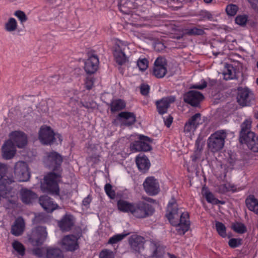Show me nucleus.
Returning <instances> with one entry per match:
<instances>
[{
  "mask_svg": "<svg viewBox=\"0 0 258 258\" xmlns=\"http://www.w3.org/2000/svg\"><path fill=\"white\" fill-rule=\"evenodd\" d=\"M58 80H59V77L57 75H54V76L51 77L49 79V81L50 84H51L52 85H54L57 82Z\"/></svg>",
  "mask_w": 258,
  "mask_h": 258,
  "instance_id": "54",
  "label": "nucleus"
},
{
  "mask_svg": "<svg viewBox=\"0 0 258 258\" xmlns=\"http://www.w3.org/2000/svg\"><path fill=\"white\" fill-rule=\"evenodd\" d=\"M24 221L22 218H18L12 226L11 233L15 236H19L22 234L24 229Z\"/></svg>",
  "mask_w": 258,
  "mask_h": 258,
  "instance_id": "29",
  "label": "nucleus"
},
{
  "mask_svg": "<svg viewBox=\"0 0 258 258\" xmlns=\"http://www.w3.org/2000/svg\"><path fill=\"white\" fill-rule=\"evenodd\" d=\"M253 99V94L252 91L247 87L238 88L237 101L242 106H249Z\"/></svg>",
  "mask_w": 258,
  "mask_h": 258,
  "instance_id": "10",
  "label": "nucleus"
},
{
  "mask_svg": "<svg viewBox=\"0 0 258 258\" xmlns=\"http://www.w3.org/2000/svg\"><path fill=\"white\" fill-rule=\"evenodd\" d=\"M16 152V147L11 140L7 141L2 146L3 157L5 159L12 158Z\"/></svg>",
  "mask_w": 258,
  "mask_h": 258,
  "instance_id": "22",
  "label": "nucleus"
},
{
  "mask_svg": "<svg viewBox=\"0 0 258 258\" xmlns=\"http://www.w3.org/2000/svg\"><path fill=\"white\" fill-rule=\"evenodd\" d=\"M140 140L135 141L130 145L131 149L132 151H148L152 149V147L149 143L152 140L146 136H140Z\"/></svg>",
  "mask_w": 258,
  "mask_h": 258,
  "instance_id": "11",
  "label": "nucleus"
},
{
  "mask_svg": "<svg viewBox=\"0 0 258 258\" xmlns=\"http://www.w3.org/2000/svg\"><path fill=\"white\" fill-rule=\"evenodd\" d=\"M83 106L87 108H89L90 107V105L88 103H86L85 104H83Z\"/></svg>",
  "mask_w": 258,
  "mask_h": 258,
  "instance_id": "62",
  "label": "nucleus"
},
{
  "mask_svg": "<svg viewBox=\"0 0 258 258\" xmlns=\"http://www.w3.org/2000/svg\"><path fill=\"white\" fill-rule=\"evenodd\" d=\"M228 244L232 248H235L242 244V239L240 238H231L229 240Z\"/></svg>",
  "mask_w": 258,
  "mask_h": 258,
  "instance_id": "47",
  "label": "nucleus"
},
{
  "mask_svg": "<svg viewBox=\"0 0 258 258\" xmlns=\"http://www.w3.org/2000/svg\"><path fill=\"white\" fill-rule=\"evenodd\" d=\"M47 258H64L63 254L59 248H50L47 249Z\"/></svg>",
  "mask_w": 258,
  "mask_h": 258,
  "instance_id": "34",
  "label": "nucleus"
},
{
  "mask_svg": "<svg viewBox=\"0 0 258 258\" xmlns=\"http://www.w3.org/2000/svg\"><path fill=\"white\" fill-rule=\"evenodd\" d=\"M165 48V46L163 43L161 42H158L155 44V49L159 51L160 49H163Z\"/></svg>",
  "mask_w": 258,
  "mask_h": 258,
  "instance_id": "57",
  "label": "nucleus"
},
{
  "mask_svg": "<svg viewBox=\"0 0 258 258\" xmlns=\"http://www.w3.org/2000/svg\"><path fill=\"white\" fill-rule=\"evenodd\" d=\"M232 228L235 232L240 234L245 233L247 230L246 227L244 224L239 222H236L233 224Z\"/></svg>",
  "mask_w": 258,
  "mask_h": 258,
  "instance_id": "38",
  "label": "nucleus"
},
{
  "mask_svg": "<svg viewBox=\"0 0 258 258\" xmlns=\"http://www.w3.org/2000/svg\"><path fill=\"white\" fill-rule=\"evenodd\" d=\"M93 85V81L92 78H87L85 81V86L88 90H90Z\"/></svg>",
  "mask_w": 258,
  "mask_h": 258,
  "instance_id": "50",
  "label": "nucleus"
},
{
  "mask_svg": "<svg viewBox=\"0 0 258 258\" xmlns=\"http://www.w3.org/2000/svg\"><path fill=\"white\" fill-rule=\"evenodd\" d=\"M136 162L139 170L143 173L147 172L151 165L147 157L144 154H140L136 158Z\"/></svg>",
  "mask_w": 258,
  "mask_h": 258,
  "instance_id": "24",
  "label": "nucleus"
},
{
  "mask_svg": "<svg viewBox=\"0 0 258 258\" xmlns=\"http://www.w3.org/2000/svg\"><path fill=\"white\" fill-rule=\"evenodd\" d=\"M215 227L218 233L222 237H225L227 235L225 226L220 222H216Z\"/></svg>",
  "mask_w": 258,
  "mask_h": 258,
  "instance_id": "40",
  "label": "nucleus"
},
{
  "mask_svg": "<svg viewBox=\"0 0 258 258\" xmlns=\"http://www.w3.org/2000/svg\"><path fill=\"white\" fill-rule=\"evenodd\" d=\"M140 92L143 95H147L149 92L150 86L147 84H143L141 85Z\"/></svg>",
  "mask_w": 258,
  "mask_h": 258,
  "instance_id": "49",
  "label": "nucleus"
},
{
  "mask_svg": "<svg viewBox=\"0 0 258 258\" xmlns=\"http://www.w3.org/2000/svg\"><path fill=\"white\" fill-rule=\"evenodd\" d=\"M235 23L239 25H244L247 21V16L246 15H239L235 18Z\"/></svg>",
  "mask_w": 258,
  "mask_h": 258,
  "instance_id": "46",
  "label": "nucleus"
},
{
  "mask_svg": "<svg viewBox=\"0 0 258 258\" xmlns=\"http://www.w3.org/2000/svg\"><path fill=\"white\" fill-rule=\"evenodd\" d=\"M122 125L129 126L134 124L136 121V116L134 113L131 112H121L118 114Z\"/></svg>",
  "mask_w": 258,
  "mask_h": 258,
  "instance_id": "25",
  "label": "nucleus"
},
{
  "mask_svg": "<svg viewBox=\"0 0 258 258\" xmlns=\"http://www.w3.org/2000/svg\"><path fill=\"white\" fill-rule=\"evenodd\" d=\"M14 144L15 147L19 148L24 147L27 144V138L23 132L15 131L10 135V140Z\"/></svg>",
  "mask_w": 258,
  "mask_h": 258,
  "instance_id": "19",
  "label": "nucleus"
},
{
  "mask_svg": "<svg viewBox=\"0 0 258 258\" xmlns=\"http://www.w3.org/2000/svg\"><path fill=\"white\" fill-rule=\"evenodd\" d=\"M131 249L134 252L140 253L144 249V238L139 235H132L128 240Z\"/></svg>",
  "mask_w": 258,
  "mask_h": 258,
  "instance_id": "18",
  "label": "nucleus"
},
{
  "mask_svg": "<svg viewBox=\"0 0 258 258\" xmlns=\"http://www.w3.org/2000/svg\"><path fill=\"white\" fill-rule=\"evenodd\" d=\"M81 234H69L64 236L61 240L60 245L66 251L73 252L79 247L78 240Z\"/></svg>",
  "mask_w": 258,
  "mask_h": 258,
  "instance_id": "6",
  "label": "nucleus"
},
{
  "mask_svg": "<svg viewBox=\"0 0 258 258\" xmlns=\"http://www.w3.org/2000/svg\"><path fill=\"white\" fill-rule=\"evenodd\" d=\"M14 174L18 181L21 182L28 181L30 175L27 164L24 161L17 162L14 167Z\"/></svg>",
  "mask_w": 258,
  "mask_h": 258,
  "instance_id": "9",
  "label": "nucleus"
},
{
  "mask_svg": "<svg viewBox=\"0 0 258 258\" xmlns=\"http://www.w3.org/2000/svg\"><path fill=\"white\" fill-rule=\"evenodd\" d=\"M222 75L224 77V79L225 80L237 79L236 77L235 70L231 64L225 63Z\"/></svg>",
  "mask_w": 258,
  "mask_h": 258,
  "instance_id": "28",
  "label": "nucleus"
},
{
  "mask_svg": "<svg viewBox=\"0 0 258 258\" xmlns=\"http://www.w3.org/2000/svg\"><path fill=\"white\" fill-rule=\"evenodd\" d=\"M104 190L106 195L111 199L115 198V191L112 189V185L110 183H107L105 185Z\"/></svg>",
  "mask_w": 258,
  "mask_h": 258,
  "instance_id": "43",
  "label": "nucleus"
},
{
  "mask_svg": "<svg viewBox=\"0 0 258 258\" xmlns=\"http://www.w3.org/2000/svg\"><path fill=\"white\" fill-rule=\"evenodd\" d=\"M129 234V233H121L114 235L112 237H110L109 239L108 243L110 244L116 243L118 241H121L127 235Z\"/></svg>",
  "mask_w": 258,
  "mask_h": 258,
  "instance_id": "41",
  "label": "nucleus"
},
{
  "mask_svg": "<svg viewBox=\"0 0 258 258\" xmlns=\"http://www.w3.org/2000/svg\"><path fill=\"white\" fill-rule=\"evenodd\" d=\"M75 224V218L71 214H66L58 221V225L63 232L69 231Z\"/></svg>",
  "mask_w": 258,
  "mask_h": 258,
  "instance_id": "20",
  "label": "nucleus"
},
{
  "mask_svg": "<svg viewBox=\"0 0 258 258\" xmlns=\"http://www.w3.org/2000/svg\"><path fill=\"white\" fill-rule=\"evenodd\" d=\"M110 107L112 112L118 111L125 108V103L121 99L114 100L110 103Z\"/></svg>",
  "mask_w": 258,
  "mask_h": 258,
  "instance_id": "33",
  "label": "nucleus"
},
{
  "mask_svg": "<svg viewBox=\"0 0 258 258\" xmlns=\"http://www.w3.org/2000/svg\"><path fill=\"white\" fill-rule=\"evenodd\" d=\"M238 10V7L233 4L228 5L226 8V12L228 15L233 16L236 15Z\"/></svg>",
  "mask_w": 258,
  "mask_h": 258,
  "instance_id": "42",
  "label": "nucleus"
},
{
  "mask_svg": "<svg viewBox=\"0 0 258 258\" xmlns=\"http://www.w3.org/2000/svg\"><path fill=\"white\" fill-rule=\"evenodd\" d=\"M203 15L204 18H206L209 20H211L212 18V14L208 11L204 12Z\"/></svg>",
  "mask_w": 258,
  "mask_h": 258,
  "instance_id": "61",
  "label": "nucleus"
},
{
  "mask_svg": "<svg viewBox=\"0 0 258 258\" xmlns=\"http://www.w3.org/2000/svg\"><path fill=\"white\" fill-rule=\"evenodd\" d=\"M207 86V83L204 81L202 85H193L191 88L197 89H203Z\"/></svg>",
  "mask_w": 258,
  "mask_h": 258,
  "instance_id": "56",
  "label": "nucleus"
},
{
  "mask_svg": "<svg viewBox=\"0 0 258 258\" xmlns=\"http://www.w3.org/2000/svg\"><path fill=\"white\" fill-rule=\"evenodd\" d=\"M137 66L141 71H145L148 67V60L145 58H139L137 61Z\"/></svg>",
  "mask_w": 258,
  "mask_h": 258,
  "instance_id": "45",
  "label": "nucleus"
},
{
  "mask_svg": "<svg viewBox=\"0 0 258 258\" xmlns=\"http://www.w3.org/2000/svg\"><path fill=\"white\" fill-rule=\"evenodd\" d=\"M153 251L152 257L154 258H162L164 254V250L161 247L157 246L156 244H152Z\"/></svg>",
  "mask_w": 258,
  "mask_h": 258,
  "instance_id": "37",
  "label": "nucleus"
},
{
  "mask_svg": "<svg viewBox=\"0 0 258 258\" xmlns=\"http://www.w3.org/2000/svg\"><path fill=\"white\" fill-rule=\"evenodd\" d=\"M227 136L225 130H219L211 135L207 142L209 150L213 153L220 151L224 146Z\"/></svg>",
  "mask_w": 258,
  "mask_h": 258,
  "instance_id": "4",
  "label": "nucleus"
},
{
  "mask_svg": "<svg viewBox=\"0 0 258 258\" xmlns=\"http://www.w3.org/2000/svg\"><path fill=\"white\" fill-rule=\"evenodd\" d=\"M203 120L201 118V114L197 113L189 118L185 123L184 127V132L190 135L194 133L199 125L202 124Z\"/></svg>",
  "mask_w": 258,
  "mask_h": 258,
  "instance_id": "13",
  "label": "nucleus"
},
{
  "mask_svg": "<svg viewBox=\"0 0 258 258\" xmlns=\"http://www.w3.org/2000/svg\"><path fill=\"white\" fill-rule=\"evenodd\" d=\"M170 258H177L175 255L171 254H168Z\"/></svg>",
  "mask_w": 258,
  "mask_h": 258,
  "instance_id": "64",
  "label": "nucleus"
},
{
  "mask_svg": "<svg viewBox=\"0 0 258 258\" xmlns=\"http://www.w3.org/2000/svg\"><path fill=\"white\" fill-rule=\"evenodd\" d=\"M99 258H114V254L112 251L105 249L100 253Z\"/></svg>",
  "mask_w": 258,
  "mask_h": 258,
  "instance_id": "48",
  "label": "nucleus"
},
{
  "mask_svg": "<svg viewBox=\"0 0 258 258\" xmlns=\"http://www.w3.org/2000/svg\"><path fill=\"white\" fill-rule=\"evenodd\" d=\"M119 9L121 12L125 14H128L130 12V11L129 10H126L124 5L119 6Z\"/></svg>",
  "mask_w": 258,
  "mask_h": 258,
  "instance_id": "59",
  "label": "nucleus"
},
{
  "mask_svg": "<svg viewBox=\"0 0 258 258\" xmlns=\"http://www.w3.org/2000/svg\"><path fill=\"white\" fill-rule=\"evenodd\" d=\"M98 64V57L97 55L92 54L85 62V71L87 74H93L96 71Z\"/></svg>",
  "mask_w": 258,
  "mask_h": 258,
  "instance_id": "21",
  "label": "nucleus"
},
{
  "mask_svg": "<svg viewBox=\"0 0 258 258\" xmlns=\"http://www.w3.org/2000/svg\"><path fill=\"white\" fill-rule=\"evenodd\" d=\"M56 136L59 139L60 142L62 141L61 136L55 135L49 126L41 127L39 133V139L41 142L44 145H50L54 142Z\"/></svg>",
  "mask_w": 258,
  "mask_h": 258,
  "instance_id": "8",
  "label": "nucleus"
},
{
  "mask_svg": "<svg viewBox=\"0 0 258 258\" xmlns=\"http://www.w3.org/2000/svg\"><path fill=\"white\" fill-rule=\"evenodd\" d=\"M165 125L169 127L173 121V117L171 115H168L166 118H164Z\"/></svg>",
  "mask_w": 258,
  "mask_h": 258,
  "instance_id": "53",
  "label": "nucleus"
},
{
  "mask_svg": "<svg viewBox=\"0 0 258 258\" xmlns=\"http://www.w3.org/2000/svg\"><path fill=\"white\" fill-rule=\"evenodd\" d=\"M126 47H127L126 45L121 41L116 43L114 47V56L116 62L119 65L123 64L126 61V57L124 53Z\"/></svg>",
  "mask_w": 258,
  "mask_h": 258,
  "instance_id": "17",
  "label": "nucleus"
},
{
  "mask_svg": "<svg viewBox=\"0 0 258 258\" xmlns=\"http://www.w3.org/2000/svg\"><path fill=\"white\" fill-rule=\"evenodd\" d=\"M176 98L174 96H169L163 97L156 102L157 110L160 114H163L167 112L168 108L171 103L175 102Z\"/></svg>",
  "mask_w": 258,
  "mask_h": 258,
  "instance_id": "16",
  "label": "nucleus"
},
{
  "mask_svg": "<svg viewBox=\"0 0 258 258\" xmlns=\"http://www.w3.org/2000/svg\"><path fill=\"white\" fill-rule=\"evenodd\" d=\"M91 201V199L89 196L86 197L83 201V205L84 206H88Z\"/></svg>",
  "mask_w": 258,
  "mask_h": 258,
  "instance_id": "58",
  "label": "nucleus"
},
{
  "mask_svg": "<svg viewBox=\"0 0 258 258\" xmlns=\"http://www.w3.org/2000/svg\"><path fill=\"white\" fill-rule=\"evenodd\" d=\"M21 199L26 204L32 203L37 196L36 194L30 189L23 188L20 190Z\"/></svg>",
  "mask_w": 258,
  "mask_h": 258,
  "instance_id": "26",
  "label": "nucleus"
},
{
  "mask_svg": "<svg viewBox=\"0 0 258 258\" xmlns=\"http://www.w3.org/2000/svg\"><path fill=\"white\" fill-rule=\"evenodd\" d=\"M213 0H204V2L206 4H210L212 2Z\"/></svg>",
  "mask_w": 258,
  "mask_h": 258,
  "instance_id": "63",
  "label": "nucleus"
},
{
  "mask_svg": "<svg viewBox=\"0 0 258 258\" xmlns=\"http://www.w3.org/2000/svg\"><path fill=\"white\" fill-rule=\"evenodd\" d=\"M14 15L18 18L21 24L26 22L28 20V17L25 13L21 10L16 11Z\"/></svg>",
  "mask_w": 258,
  "mask_h": 258,
  "instance_id": "44",
  "label": "nucleus"
},
{
  "mask_svg": "<svg viewBox=\"0 0 258 258\" xmlns=\"http://www.w3.org/2000/svg\"><path fill=\"white\" fill-rule=\"evenodd\" d=\"M134 203H130L126 201L120 200L117 202L118 209L123 212H130L132 214Z\"/></svg>",
  "mask_w": 258,
  "mask_h": 258,
  "instance_id": "31",
  "label": "nucleus"
},
{
  "mask_svg": "<svg viewBox=\"0 0 258 258\" xmlns=\"http://www.w3.org/2000/svg\"><path fill=\"white\" fill-rule=\"evenodd\" d=\"M166 217L170 223L176 226L179 234L183 235L189 229L188 213L179 211L177 203L174 198H172L168 204Z\"/></svg>",
  "mask_w": 258,
  "mask_h": 258,
  "instance_id": "2",
  "label": "nucleus"
},
{
  "mask_svg": "<svg viewBox=\"0 0 258 258\" xmlns=\"http://www.w3.org/2000/svg\"><path fill=\"white\" fill-rule=\"evenodd\" d=\"M17 22L14 18H10L5 25V30L9 32L16 31L17 29Z\"/></svg>",
  "mask_w": 258,
  "mask_h": 258,
  "instance_id": "35",
  "label": "nucleus"
},
{
  "mask_svg": "<svg viewBox=\"0 0 258 258\" xmlns=\"http://www.w3.org/2000/svg\"><path fill=\"white\" fill-rule=\"evenodd\" d=\"M47 236L46 228L38 226L32 230L29 241L34 246H39L43 244Z\"/></svg>",
  "mask_w": 258,
  "mask_h": 258,
  "instance_id": "7",
  "label": "nucleus"
},
{
  "mask_svg": "<svg viewBox=\"0 0 258 258\" xmlns=\"http://www.w3.org/2000/svg\"><path fill=\"white\" fill-rule=\"evenodd\" d=\"M154 211V208L150 204L140 202L134 203L132 214L137 218H144L152 215Z\"/></svg>",
  "mask_w": 258,
  "mask_h": 258,
  "instance_id": "5",
  "label": "nucleus"
},
{
  "mask_svg": "<svg viewBox=\"0 0 258 258\" xmlns=\"http://www.w3.org/2000/svg\"><path fill=\"white\" fill-rule=\"evenodd\" d=\"M12 246L19 255L21 256L24 255L25 253V248L21 242L16 240L14 241L12 243Z\"/></svg>",
  "mask_w": 258,
  "mask_h": 258,
  "instance_id": "36",
  "label": "nucleus"
},
{
  "mask_svg": "<svg viewBox=\"0 0 258 258\" xmlns=\"http://www.w3.org/2000/svg\"><path fill=\"white\" fill-rule=\"evenodd\" d=\"M196 147V150H199L200 151H202L203 150V144L202 141V140L200 138H198L196 141L195 144Z\"/></svg>",
  "mask_w": 258,
  "mask_h": 258,
  "instance_id": "52",
  "label": "nucleus"
},
{
  "mask_svg": "<svg viewBox=\"0 0 258 258\" xmlns=\"http://www.w3.org/2000/svg\"><path fill=\"white\" fill-rule=\"evenodd\" d=\"M247 208L258 215V201L252 195L249 196L245 200Z\"/></svg>",
  "mask_w": 258,
  "mask_h": 258,
  "instance_id": "30",
  "label": "nucleus"
},
{
  "mask_svg": "<svg viewBox=\"0 0 258 258\" xmlns=\"http://www.w3.org/2000/svg\"><path fill=\"white\" fill-rule=\"evenodd\" d=\"M251 122L246 119L241 124V131L239 135V142L245 144L248 148L254 152H258V137L250 131Z\"/></svg>",
  "mask_w": 258,
  "mask_h": 258,
  "instance_id": "3",
  "label": "nucleus"
},
{
  "mask_svg": "<svg viewBox=\"0 0 258 258\" xmlns=\"http://www.w3.org/2000/svg\"><path fill=\"white\" fill-rule=\"evenodd\" d=\"M33 253L38 257H41L43 255L42 250L39 248H35L33 250Z\"/></svg>",
  "mask_w": 258,
  "mask_h": 258,
  "instance_id": "55",
  "label": "nucleus"
},
{
  "mask_svg": "<svg viewBox=\"0 0 258 258\" xmlns=\"http://www.w3.org/2000/svg\"><path fill=\"white\" fill-rule=\"evenodd\" d=\"M145 191L150 196L158 194L160 191L158 181L153 176L147 177L143 183Z\"/></svg>",
  "mask_w": 258,
  "mask_h": 258,
  "instance_id": "12",
  "label": "nucleus"
},
{
  "mask_svg": "<svg viewBox=\"0 0 258 258\" xmlns=\"http://www.w3.org/2000/svg\"><path fill=\"white\" fill-rule=\"evenodd\" d=\"M39 203L42 207L47 212H52L58 208V206L55 204L48 196H42L39 198Z\"/></svg>",
  "mask_w": 258,
  "mask_h": 258,
  "instance_id": "23",
  "label": "nucleus"
},
{
  "mask_svg": "<svg viewBox=\"0 0 258 258\" xmlns=\"http://www.w3.org/2000/svg\"><path fill=\"white\" fill-rule=\"evenodd\" d=\"M7 166L4 164H0V185L10 186L15 182L13 177H8L6 175Z\"/></svg>",
  "mask_w": 258,
  "mask_h": 258,
  "instance_id": "27",
  "label": "nucleus"
},
{
  "mask_svg": "<svg viewBox=\"0 0 258 258\" xmlns=\"http://www.w3.org/2000/svg\"><path fill=\"white\" fill-rule=\"evenodd\" d=\"M202 194L205 197L208 203L212 204L217 205L218 204H223L224 202H222L216 199L214 195L208 191L206 188L203 187L202 189Z\"/></svg>",
  "mask_w": 258,
  "mask_h": 258,
  "instance_id": "32",
  "label": "nucleus"
},
{
  "mask_svg": "<svg viewBox=\"0 0 258 258\" xmlns=\"http://www.w3.org/2000/svg\"><path fill=\"white\" fill-rule=\"evenodd\" d=\"M185 31L186 34L188 35H202L205 33L203 29L196 27L187 29Z\"/></svg>",
  "mask_w": 258,
  "mask_h": 258,
  "instance_id": "39",
  "label": "nucleus"
},
{
  "mask_svg": "<svg viewBox=\"0 0 258 258\" xmlns=\"http://www.w3.org/2000/svg\"><path fill=\"white\" fill-rule=\"evenodd\" d=\"M201 152L202 151L199 150H196L194 154L191 156L192 160L195 162L197 159H199L201 155Z\"/></svg>",
  "mask_w": 258,
  "mask_h": 258,
  "instance_id": "51",
  "label": "nucleus"
},
{
  "mask_svg": "<svg viewBox=\"0 0 258 258\" xmlns=\"http://www.w3.org/2000/svg\"><path fill=\"white\" fill-rule=\"evenodd\" d=\"M165 59L161 57H158L154 62L153 75L158 78H163L167 73Z\"/></svg>",
  "mask_w": 258,
  "mask_h": 258,
  "instance_id": "15",
  "label": "nucleus"
},
{
  "mask_svg": "<svg viewBox=\"0 0 258 258\" xmlns=\"http://www.w3.org/2000/svg\"><path fill=\"white\" fill-rule=\"evenodd\" d=\"M48 166L54 172H50L44 177V182L41 188L44 192L58 195L59 189L56 180L60 176V165L62 162L61 156L56 152H51L47 156Z\"/></svg>",
  "mask_w": 258,
  "mask_h": 258,
  "instance_id": "1",
  "label": "nucleus"
},
{
  "mask_svg": "<svg viewBox=\"0 0 258 258\" xmlns=\"http://www.w3.org/2000/svg\"><path fill=\"white\" fill-rule=\"evenodd\" d=\"M203 99V94L197 91H189L183 96L184 102L192 106H198Z\"/></svg>",
  "mask_w": 258,
  "mask_h": 258,
  "instance_id": "14",
  "label": "nucleus"
},
{
  "mask_svg": "<svg viewBox=\"0 0 258 258\" xmlns=\"http://www.w3.org/2000/svg\"><path fill=\"white\" fill-rule=\"evenodd\" d=\"M236 159L235 158L234 155L231 154H229V157L228 159V162L230 165H233L235 162Z\"/></svg>",
  "mask_w": 258,
  "mask_h": 258,
  "instance_id": "60",
  "label": "nucleus"
}]
</instances>
